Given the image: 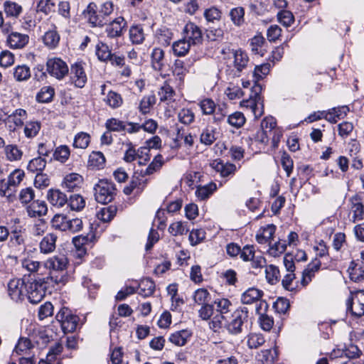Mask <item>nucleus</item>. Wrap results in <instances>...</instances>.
<instances>
[{"mask_svg": "<svg viewBox=\"0 0 364 364\" xmlns=\"http://www.w3.org/2000/svg\"><path fill=\"white\" fill-rule=\"evenodd\" d=\"M248 310L246 307L237 309L229 315L215 316L210 323L215 331L225 328L229 333L237 335L242 331V327L247 321Z\"/></svg>", "mask_w": 364, "mask_h": 364, "instance_id": "obj_1", "label": "nucleus"}, {"mask_svg": "<svg viewBox=\"0 0 364 364\" xmlns=\"http://www.w3.org/2000/svg\"><path fill=\"white\" fill-rule=\"evenodd\" d=\"M68 259L65 255H57L47 259L44 267L49 270L48 280L57 285L64 286L69 281L67 268Z\"/></svg>", "mask_w": 364, "mask_h": 364, "instance_id": "obj_2", "label": "nucleus"}, {"mask_svg": "<svg viewBox=\"0 0 364 364\" xmlns=\"http://www.w3.org/2000/svg\"><path fill=\"white\" fill-rule=\"evenodd\" d=\"M262 87L256 82L251 88V93L247 100L240 102V106L250 109L256 119L259 118L264 114V102L261 96Z\"/></svg>", "mask_w": 364, "mask_h": 364, "instance_id": "obj_3", "label": "nucleus"}, {"mask_svg": "<svg viewBox=\"0 0 364 364\" xmlns=\"http://www.w3.org/2000/svg\"><path fill=\"white\" fill-rule=\"evenodd\" d=\"M264 292L262 290L255 287H250L245 291L241 295V301L244 304H252L255 303V311L257 314L262 311H266L268 308L267 303L262 299Z\"/></svg>", "mask_w": 364, "mask_h": 364, "instance_id": "obj_4", "label": "nucleus"}, {"mask_svg": "<svg viewBox=\"0 0 364 364\" xmlns=\"http://www.w3.org/2000/svg\"><path fill=\"white\" fill-rule=\"evenodd\" d=\"M95 200L100 203H110L116 195L114 185L107 180H100L94 187Z\"/></svg>", "mask_w": 364, "mask_h": 364, "instance_id": "obj_5", "label": "nucleus"}, {"mask_svg": "<svg viewBox=\"0 0 364 364\" xmlns=\"http://www.w3.org/2000/svg\"><path fill=\"white\" fill-rule=\"evenodd\" d=\"M58 321L60 323L61 328L64 333H72L77 328L79 318L71 314L67 308H62L55 316Z\"/></svg>", "mask_w": 364, "mask_h": 364, "instance_id": "obj_6", "label": "nucleus"}, {"mask_svg": "<svg viewBox=\"0 0 364 364\" xmlns=\"http://www.w3.org/2000/svg\"><path fill=\"white\" fill-rule=\"evenodd\" d=\"M46 285L42 281H33L26 284V297L33 304L39 303L46 294Z\"/></svg>", "mask_w": 364, "mask_h": 364, "instance_id": "obj_7", "label": "nucleus"}, {"mask_svg": "<svg viewBox=\"0 0 364 364\" xmlns=\"http://www.w3.org/2000/svg\"><path fill=\"white\" fill-rule=\"evenodd\" d=\"M350 298L347 303V311L355 317L364 316V290L350 292Z\"/></svg>", "mask_w": 364, "mask_h": 364, "instance_id": "obj_8", "label": "nucleus"}, {"mask_svg": "<svg viewBox=\"0 0 364 364\" xmlns=\"http://www.w3.org/2000/svg\"><path fill=\"white\" fill-rule=\"evenodd\" d=\"M46 67L48 73L58 80L64 78L69 72L66 63L58 58L48 60Z\"/></svg>", "mask_w": 364, "mask_h": 364, "instance_id": "obj_9", "label": "nucleus"}, {"mask_svg": "<svg viewBox=\"0 0 364 364\" xmlns=\"http://www.w3.org/2000/svg\"><path fill=\"white\" fill-rule=\"evenodd\" d=\"M26 284L21 279H11L8 284V294L15 301H22L26 297Z\"/></svg>", "mask_w": 364, "mask_h": 364, "instance_id": "obj_10", "label": "nucleus"}, {"mask_svg": "<svg viewBox=\"0 0 364 364\" xmlns=\"http://www.w3.org/2000/svg\"><path fill=\"white\" fill-rule=\"evenodd\" d=\"M240 258L244 262H251L252 268H261L265 265L266 259L261 255H255L253 246L245 245L240 253Z\"/></svg>", "mask_w": 364, "mask_h": 364, "instance_id": "obj_11", "label": "nucleus"}, {"mask_svg": "<svg viewBox=\"0 0 364 364\" xmlns=\"http://www.w3.org/2000/svg\"><path fill=\"white\" fill-rule=\"evenodd\" d=\"M127 28V21L122 16H119L107 24L105 33L109 38H117L123 36Z\"/></svg>", "mask_w": 364, "mask_h": 364, "instance_id": "obj_12", "label": "nucleus"}, {"mask_svg": "<svg viewBox=\"0 0 364 364\" xmlns=\"http://www.w3.org/2000/svg\"><path fill=\"white\" fill-rule=\"evenodd\" d=\"M350 203V220L355 223L357 221L363 220L364 218V205L362 199L357 195L352 196L349 199Z\"/></svg>", "mask_w": 364, "mask_h": 364, "instance_id": "obj_13", "label": "nucleus"}, {"mask_svg": "<svg viewBox=\"0 0 364 364\" xmlns=\"http://www.w3.org/2000/svg\"><path fill=\"white\" fill-rule=\"evenodd\" d=\"M185 39L192 45L201 43L203 35L200 28L194 23L189 22L183 28Z\"/></svg>", "mask_w": 364, "mask_h": 364, "instance_id": "obj_14", "label": "nucleus"}, {"mask_svg": "<svg viewBox=\"0 0 364 364\" xmlns=\"http://www.w3.org/2000/svg\"><path fill=\"white\" fill-rule=\"evenodd\" d=\"M83 14L92 26L102 27L105 24L104 18L102 17L100 12L97 13V6L94 2H91L88 4Z\"/></svg>", "mask_w": 364, "mask_h": 364, "instance_id": "obj_15", "label": "nucleus"}, {"mask_svg": "<svg viewBox=\"0 0 364 364\" xmlns=\"http://www.w3.org/2000/svg\"><path fill=\"white\" fill-rule=\"evenodd\" d=\"M29 36L19 32H11L6 38L7 46L12 49H22L28 43Z\"/></svg>", "mask_w": 364, "mask_h": 364, "instance_id": "obj_16", "label": "nucleus"}, {"mask_svg": "<svg viewBox=\"0 0 364 364\" xmlns=\"http://www.w3.org/2000/svg\"><path fill=\"white\" fill-rule=\"evenodd\" d=\"M71 80L75 85L82 88L87 82V75L81 63H75L70 68Z\"/></svg>", "mask_w": 364, "mask_h": 364, "instance_id": "obj_17", "label": "nucleus"}, {"mask_svg": "<svg viewBox=\"0 0 364 364\" xmlns=\"http://www.w3.org/2000/svg\"><path fill=\"white\" fill-rule=\"evenodd\" d=\"M83 178L77 173H70L66 175L63 181L62 186L68 191H75L81 188Z\"/></svg>", "mask_w": 364, "mask_h": 364, "instance_id": "obj_18", "label": "nucleus"}, {"mask_svg": "<svg viewBox=\"0 0 364 364\" xmlns=\"http://www.w3.org/2000/svg\"><path fill=\"white\" fill-rule=\"evenodd\" d=\"M349 112L348 106H339L326 110V120L336 124L338 119H343Z\"/></svg>", "mask_w": 364, "mask_h": 364, "instance_id": "obj_19", "label": "nucleus"}, {"mask_svg": "<svg viewBox=\"0 0 364 364\" xmlns=\"http://www.w3.org/2000/svg\"><path fill=\"white\" fill-rule=\"evenodd\" d=\"M57 236L54 233H48L43 237L39 243L41 253L50 254L55 250Z\"/></svg>", "mask_w": 364, "mask_h": 364, "instance_id": "obj_20", "label": "nucleus"}, {"mask_svg": "<svg viewBox=\"0 0 364 364\" xmlns=\"http://www.w3.org/2000/svg\"><path fill=\"white\" fill-rule=\"evenodd\" d=\"M28 215L30 217L36 218L45 215L48 208L46 203L41 200H34L26 208Z\"/></svg>", "mask_w": 364, "mask_h": 364, "instance_id": "obj_21", "label": "nucleus"}, {"mask_svg": "<svg viewBox=\"0 0 364 364\" xmlns=\"http://www.w3.org/2000/svg\"><path fill=\"white\" fill-rule=\"evenodd\" d=\"M233 66L237 72L241 73L246 68L249 62L247 54L241 49L232 51Z\"/></svg>", "mask_w": 364, "mask_h": 364, "instance_id": "obj_22", "label": "nucleus"}, {"mask_svg": "<svg viewBox=\"0 0 364 364\" xmlns=\"http://www.w3.org/2000/svg\"><path fill=\"white\" fill-rule=\"evenodd\" d=\"M47 198L50 203L57 208H62L68 203L66 195L60 190H50Z\"/></svg>", "mask_w": 364, "mask_h": 364, "instance_id": "obj_23", "label": "nucleus"}, {"mask_svg": "<svg viewBox=\"0 0 364 364\" xmlns=\"http://www.w3.org/2000/svg\"><path fill=\"white\" fill-rule=\"evenodd\" d=\"M276 230V226L273 224H269L262 228L256 235V240L259 244L270 243Z\"/></svg>", "mask_w": 364, "mask_h": 364, "instance_id": "obj_24", "label": "nucleus"}, {"mask_svg": "<svg viewBox=\"0 0 364 364\" xmlns=\"http://www.w3.org/2000/svg\"><path fill=\"white\" fill-rule=\"evenodd\" d=\"M191 336V332L187 329H183L171 333L168 341L177 346H183L186 345Z\"/></svg>", "mask_w": 364, "mask_h": 364, "instance_id": "obj_25", "label": "nucleus"}, {"mask_svg": "<svg viewBox=\"0 0 364 364\" xmlns=\"http://www.w3.org/2000/svg\"><path fill=\"white\" fill-rule=\"evenodd\" d=\"M26 118L27 112L23 109H17L11 114H9V120L11 121L14 124V127L9 126L10 131H14L16 127H21Z\"/></svg>", "mask_w": 364, "mask_h": 364, "instance_id": "obj_26", "label": "nucleus"}, {"mask_svg": "<svg viewBox=\"0 0 364 364\" xmlns=\"http://www.w3.org/2000/svg\"><path fill=\"white\" fill-rule=\"evenodd\" d=\"M3 9L7 17L14 18H18L23 11V8L20 4L11 1H4Z\"/></svg>", "mask_w": 364, "mask_h": 364, "instance_id": "obj_27", "label": "nucleus"}, {"mask_svg": "<svg viewBox=\"0 0 364 364\" xmlns=\"http://www.w3.org/2000/svg\"><path fill=\"white\" fill-rule=\"evenodd\" d=\"M151 65L157 71H162L165 65L164 52L159 48H155L151 52Z\"/></svg>", "mask_w": 364, "mask_h": 364, "instance_id": "obj_28", "label": "nucleus"}, {"mask_svg": "<svg viewBox=\"0 0 364 364\" xmlns=\"http://www.w3.org/2000/svg\"><path fill=\"white\" fill-rule=\"evenodd\" d=\"M213 168L220 173L223 177H227L235 173L236 166L230 163H223L221 161H215L213 164Z\"/></svg>", "mask_w": 364, "mask_h": 364, "instance_id": "obj_29", "label": "nucleus"}, {"mask_svg": "<svg viewBox=\"0 0 364 364\" xmlns=\"http://www.w3.org/2000/svg\"><path fill=\"white\" fill-rule=\"evenodd\" d=\"M158 95L161 102L169 104L173 100L175 91L167 82H164L158 91Z\"/></svg>", "mask_w": 364, "mask_h": 364, "instance_id": "obj_30", "label": "nucleus"}, {"mask_svg": "<svg viewBox=\"0 0 364 364\" xmlns=\"http://www.w3.org/2000/svg\"><path fill=\"white\" fill-rule=\"evenodd\" d=\"M46 164L47 161L45 159L41 156H38L29 161L27 169L28 171L33 173H41L46 168Z\"/></svg>", "mask_w": 364, "mask_h": 364, "instance_id": "obj_31", "label": "nucleus"}, {"mask_svg": "<svg viewBox=\"0 0 364 364\" xmlns=\"http://www.w3.org/2000/svg\"><path fill=\"white\" fill-rule=\"evenodd\" d=\"M4 153L7 160L16 161L21 159L23 151L16 144H9L4 147Z\"/></svg>", "mask_w": 364, "mask_h": 364, "instance_id": "obj_32", "label": "nucleus"}, {"mask_svg": "<svg viewBox=\"0 0 364 364\" xmlns=\"http://www.w3.org/2000/svg\"><path fill=\"white\" fill-rule=\"evenodd\" d=\"M216 189V184L210 183L205 186L197 187L196 196L199 200H203L208 198Z\"/></svg>", "mask_w": 364, "mask_h": 364, "instance_id": "obj_33", "label": "nucleus"}, {"mask_svg": "<svg viewBox=\"0 0 364 364\" xmlns=\"http://www.w3.org/2000/svg\"><path fill=\"white\" fill-rule=\"evenodd\" d=\"M145 182L146 181L144 179L143 176L140 177L134 176L129 182V184L124 188L123 192L125 195L129 196L132 193L135 188L141 191Z\"/></svg>", "mask_w": 364, "mask_h": 364, "instance_id": "obj_34", "label": "nucleus"}, {"mask_svg": "<svg viewBox=\"0 0 364 364\" xmlns=\"http://www.w3.org/2000/svg\"><path fill=\"white\" fill-rule=\"evenodd\" d=\"M72 210L80 211L85 206V200L80 194H72L69 199L68 198L67 203Z\"/></svg>", "mask_w": 364, "mask_h": 364, "instance_id": "obj_35", "label": "nucleus"}, {"mask_svg": "<svg viewBox=\"0 0 364 364\" xmlns=\"http://www.w3.org/2000/svg\"><path fill=\"white\" fill-rule=\"evenodd\" d=\"M104 101L109 107L113 109L121 107L123 103L121 95L112 90L108 92Z\"/></svg>", "mask_w": 364, "mask_h": 364, "instance_id": "obj_36", "label": "nucleus"}, {"mask_svg": "<svg viewBox=\"0 0 364 364\" xmlns=\"http://www.w3.org/2000/svg\"><path fill=\"white\" fill-rule=\"evenodd\" d=\"M129 38L134 44H141L145 37L144 30L141 26H132L129 28Z\"/></svg>", "mask_w": 364, "mask_h": 364, "instance_id": "obj_37", "label": "nucleus"}, {"mask_svg": "<svg viewBox=\"0 0 364 364\" xmlns=\"http://www.w3.org/2000/svg\"><path fill=\"white\" fill-rule=\"evenodd\" d=\"M191 45L186 39L179 40L173 43V52L177 56H184L188 52Z\"/></svg>", "mask_w": 364, "mask_h": 364, "instance_id": "obj_38", "label": "nucleus"}, {"mask_svg": "<svg viewBox=\"0 0 364 364\" xmlns=\"http://www.w3.org/2000/svg\"><path fill=\"white\" fill-rule=\"evenodd\" d=\"M31 77L30 68L26 65H18L14 68V77L18 82L26 81Z\"/></svg>", "mask_w": 364, "mask_h": 364, "instance_id": "obj_39", "label": "nucleus"}, {"mask_svg": "<svg viewBox=\"0 0 364 364\" xmlns=\"http://www.w3.org/2000/svg\"><path fill=\"white\" fill-rule=\"evenodd\" d=\"M214 303L218 312L215 316H227L231 314L230 307L232 304L228 299H219L215 300Z\"/></svg>", "mask_w": 364, "mask_h": 364, "instance_id": "obj_40", "label": "nucleus"}, {"mask_svg": "<svg viewBox=\"0 0 364 364\" xmlns=\"http://www.w3.org/2000/svg\"><path fill=\"white\" fill-rule=\"evenodd\" d=\"M105 158L100 151H93L89 156L88 164L93 168L100 169L104 166Z\"/></svg>", "mask_w": 364, "mask_h": 364, "instance_id": "obj_41", "label": "nucleus"}, {"mask_svg": "<svg viewBox=\"0 0 364 364\" xmlns=\"http://www.w3.org/2000/svg\"><path fill=\"white\" fill-rule=\"evenodd\" d=\"M230 17L236 26H241L245 22V9L242 7H235L230 10Z\"/></svg>", "mask_w": 364, "mask_h": 364, "instance_id": "obj_42", "label": "nucleus"}, {"mask_svg": "<svg viewBox=\"0 0 364 364\" xmlns=\"http://www.w3.org/2000/svg\"><path fill=\"white\" fill-rule=\"evenodd\" d=\"M55 94V90L50 86L43 87L36 95V100L39 102L46 103L52 100Z\"/></svg>", "mask_w": 364, "mask_h": 364, "instance_id": "obj_43", "label": "nucleus"}, {"mask_svg": "<svg viewBox=\"0 0 364 364\" xmlns=\"http://www.w3.org/2000/svg\"><path fill=\"white\" fill-rule=\"evenodd\" d=\"M95 53L97 58L102 62L107 61L108 59L112 57V52L109 46L102 42H100L97 44Z\"/></svg>", "mask_w": 364, "mask_h": 364, "instance_id": "obj_44", "label": "nucleus"}, {"mask_svg": "<svg viewBox=\"0 0 364 364\" xmlns=\"http://www.w3.org/2000/svg\"><path fill=\"white\" fill-rule=\"evenodd\" d=\"M60 36L55 30L47 31L43 36V42L50 48H55L59 43Z\"/></svg>", "mask_w": 364, "mask_h": 364, "instance_id": "obj_45", "label": "nucleus"}, {"mask_svg": "<svg viewBox=\"0 0 364 364\" xmlns=\"http://www.w3.org/2000/svg\"><path fill=\"white\" fill-rule=\"evenodd\" d=\"M227 121L230 126L236 129H239L245 124L246 118L243 113L240 112H235L228 117Z\"/></svg>", "mask_w": 364, "mask_h": 364, "instance_id": "obj_46", "label": "nucleus"}, {"mask_svg": "<svg viewBox=\"0 0 364 364\" xmlns=\"http://www.w3.org/2000/svg\"><path fill=\"white\" fill-rule=\"evenodd\" d=\"M68 216L64 214H55L52 218L50 223L55 230L66 231Z\"/></svg>", "mask_w": 364, "mask_h": 364, "instance_id": "obj_47", "label": "nucleus"}, {"mask_svg": "<svg viewBox=\"0 0 364 364\" xmlns=\"http://www.w3.org/2000/svg\"><path fill=\"white\" fill-rule=\"evenodd\" d=\"M188 231L187 223L181 221H176L171 223L168 228V232L173 236L183 235Z\"/></svg>", "mask_w": 364, "mask_h": 364, "instance_id": "obj_48", "label": "nucleus"}, {"mask_svg": "<svg viewBox=\"0 0 364 364\" xmlns=\"http://www.w3.org/2000/svg\"><path fill=\"white\" fill-rule=\"evenodd\" d=\"M198 105L202 113L205 115H211L214 114L217 107L215 102L210 98H205L200 100Z\"/></svg>", "mask_w": 364, "mask_h": 364, "instance_id": "obj_49", "label": "nucleus"}, {"mask_svg": "<svg viewBox=\"0 0 364 364\" xmlns=\"http://www.w3.org/2000/svg\"><path fill=\"white\" fill-rule=\"evenodd\" d=\"M117 208L115 206H108L102 208L97 213V218L103 222H109L115 216Z\"/></svg>", "mask_w": 364, "mask_h": 364, "instance_id": "obj_50", "label": "nucleus"}, {"mask_svg": "<svg viewBox=\"0 0 364 364\" xmlns=\"http://www.w3.org/2000/svg\"><path fill=\"white\" fill-rule=\"evenodd\" d=\"M139 294H141L144 297L149 296L152 295L154 292V282L149 279H144L139 284Z\"/></svg>", "mask_w": 364, "mask_h": 364, "instance_id": "obj_51", "label": "nucleus"}, {"mask_svg": "<svg viewBox=\"0 0 364 364\" xmlns=\"http://www.w3.org/2000/svg\"><path fill=\"white\" fill-rule=\"evenodd\" d=\"M265 342L264 336L260 333H251L247 337V343L250 348H257Z\"/></svg>", "mask_w": 364, "mask_h": 364, "instance_id": "obj_52", "label": "nucleus"}, {"mask_svg": "<svg viewBox=\"0 0 364 364\" xmlns=\"http://www.w3.org/2000/svg\"><path fill=\"white\" fill-rule=\"evenodd\" d=\"M156 103V97L154 95H149L143 97L139 103V110L142 114H146L150 112L151 108Z\"/></svg>", "mask_w": 364, "mask_h": 364, "instance_id": "obj_53", "label": "nucleus"}, {"mask_svg": "<svg viewBox=\"0 0 364 364\" xmlns=\"http://www.w3.org/2000/svg\"><path fill=\"white\" fill-rule=\"evenodd\" d=\"M210 299V295L208 291L204 288L197 289L193 294V300L198 305L208 304Z\"/></svg>", "mask_w": 364, "mask_h": 364, "instance_id": "obj_54", "label": "nucleus"}, {"mask_svg": "<svg viewBox=\"0 0 364 364\" xmlns=\"http://www.w3.org/2000/svg\"><path fill=\"white\" fill-rule=\"evenodd\" d=\"M90 141V136L85 132H80L75 135L73 141V146L77 149H86Z\"/></svg>", "mask_w": 364, "mask_h": 364, "instance_id": "obj_55", "label": "nucleus"}, {"mask_svg": "<svg viewBox=\"0 0 364 364\" xmlns=\"http://www.w3.org/2000/svg\"><path fill=\"white\" fill-rule=\"evenodd\" d=\"M70 154V152L69 147L65 145H61L55 149L53 158L56 161L65 163L68 159Z\"/></svg>", "mask_w": 364, "mask_h": 364, "instance_id": "obj_56", "label": "nucleus"}, {"mask_svg": "<svg viewBox=\"0 0 364 364\" xmlns=\"http://www.w3.org/2000/svg\"><path fill=\"white\" fill-rule=\"evenodd\" d=\"M265 273L266 278L269 284H274L279 281L280 274L277 267L273 264L267 266Z\"/></svg>", "mask_w": 364, "mask_h": 364, "instance_id": "obj_57", "label": "nucleus"}, {"mask_svg": "<svg viewBox=\"0 0 364 364\" xmlns=\"http://www.w3.org/2000/svg\"><path fill=\"white\" fill-rule=\"evenodd\" d=\"M277 19L284 26L289 27L294 21L293 14L288 10H281L277 13Z\"/></svg>", "mask_w": 364, "mask_h": 364, "instance_id": "obj_58", "label": "nucleus"}, {"mask_svg": "<svg viewBox=\"0 0 364 364\" xmlns=\"http://www.w3.org/2000/svg\"><path fill=\"white\" fill-rule=\"evenodd\" d=\"M195 119L194 113L189 109H182L178 113V121L186 125L191 124Z\"/></svg>", "mask_w": 364, "mask_h": 364, "instance_id": "obj_59", "label": "nucleus"}, {"mask_svg": "<svg viewBox=\"0 0 364 364\" xmlns=\"http://www.w3.org/2000/svg\"><path fill=\"white\" fill-rule=\"evenodd\" d=\"M205 231L203 229H196L191 231L189 241L193 246L197 245L205 238Z\"/></svg>", "mask_w": 364, "mask_h": 364, "instance_id": "obj_60", "label": "nucleus"}, {"mask_svg": "<svg viewBox=\"0 0 364 364\" xmlns=\"http://www.w3.org/2000/svg\"><path fill=\"white\" fill-rule=\"evenodd\" d=\"M124 121L119 120L116 118H111L107 120L105 127L109 132H122L124 129Z\"/></svg>", "mask_w": 364, "mask_h": 364, "instance_id": "obj_61", "label": "nucleus"}, {"mask_svg": "<svg viewBox=\"0 0 364 364\" xmlns=\"http://www.w3.org/2000/svg\"><path fill=\"white\" fill-rule=\"evenodd\" d=\"M200 142L205 145H211L216 140L215 132L212 128L205 129L200 134Z\"/></svg>", "mask_w": 364, "mask_h": 364, "instance_id": "obj_62", "label": "nucleus"}, {"mask_svg": "<svg viewBox=\"0 0 364 364\" xmlns=\"http://www.w3.org/2000/svg\"><path fill=\"white\" fill-rule=\"evenodd\" d=\"M41 124L38 122H27L24 127V134L28 138H33L36 136L39 132Z\"/></svg>", "mask_w": 364, "mask_h": 364, "instance_id": "obj_63", "label": "nucleus"}, {"mask_svg": "<svg viewBox=\"0 0 364 364\" xmlns=\"http://www.w3.org/2000/svg\"><path fill=\"white\" fill-rule=\"evenodd\" d=\"M348 272L350 279L354 282H360L363 279L364 269L358 264H355L353 267L350 266Z\"/></svg>", "mask_w": 364, "mask_h": 364, "instance_id": "obj_64", "label": "nucleus"}]
</instances>
